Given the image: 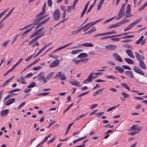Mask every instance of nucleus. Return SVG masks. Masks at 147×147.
<instances>
[{"mask_svg": "<svg viewBox=\"0 0 147 147\" xmlns=\"http://www.w3.org/2000/svg\"><path fill=\"white\" fill-rule=\"evenodd\" d=\"M121 85L123 86L127 90H130V88L125 83H123L121 84Z\"/></svg>", "mask_w": 147, "mask_h": 147, "instance_id": "42", "label": "nucleus"}, {"mask_svg": "<svg viewBox=\"0 0 147 147\" xmlns=\"http://www.w3.org/2000/svg\"><path fill=\"white\" fill-rule=\"evenodd\" d=\"M94 74V73L93 71L90 74L87 79L85 80L83 82L82 84H86L87 82H91L92 81Z\"/></svg>", "mask_w": 147, "mask_h": 147, "instance_id": "6", "label": "nucleus"}, {"mask_svg": "<svg viewBox=\"0 0 147 147\" xmlns=\"http://www.w3.org/2000/svg\"><path fill=\"white\" fill-rule=\"evenodd\" d=\"M146 7V6L144 4L141 7L139 8L138 9V11H140L142 10H143Z\"/></svg>", "mask_w": 147, "mask_h": 147, "instance_id": "63", "label": "nucleus"}, {"mask_svg": "<svg viewBox=\"0 0 147 147\" xmlns=\"http://www.w3.org/2000/svg\"><path fill=\"white\" fill-rule=\"evenodd\" d=\"M88 59L87 58H83L82 59H80V62L82 63H85L87 62L88 60Z\"/></svg>", "mask_w": 147, "mask_h": 147, "instance_id": "36", "label": "nucleus"}, {"mask_svg": "<svg viewBox=\"0 0 147 147\" xmlns=\"http://www.w3.org/2000/svg\"><path fill=\"white\" fill-rule=\"evenodd\" d=\"M135 56L138 61L142 60H144V57L143 56H141L138 53L135 52Z\"/></svg>", "mask_w": 147, "mask_h": 147, "instance_id": "11", "label": "nucleus"}, {"mask_svg": "<svg viewBox=\"0 0 147 147\" xmlns=\"http://www.w3.org/2000/svg\"><path fill=\"white\" fill-rule=\"evenodd\" d=\"M72 60L77 65L79 64V63H80V60H77V59H72Z\"/></svg>", "mask_w": 147, "mask_h": 147, "instance_id": "53", "label": "nucleus"}, {"mask_svg": "<svg viewBox=\"0 0 147 147\" xmlns=\"http://www.w3.org/2000/svg\"><path fill=\"white\" fill-rule=\"evenodd\" d=\"M125 10L120 9L117 18L116 20L121 19L124 15Z\"/></svg>", "mask_w": 147, "mask_h": 147, "instance_id": "14", "label": "nucleus"}, {"mask_svg": "<svg viewBox=\"0 0 147 147\" xmlns=\"http://www.w3.org/2000/svg\"><path fill=\"white\" fill-rule=\"evenodd\" d=\"M98 106V105L97 104H94V105H91L90 107V109H93L96 107Z\"/></svg>", "mask_w": 147, "mask_h": 147, "instance_id": "64", "label": "nucleus"}, {"mask_svg": "<svg viewBox=\"0 0 147 147\" xmlns=\"http://www.w3.org/2000/svg\"><path fill=\"white\" fill-rule=\"evenodd\" d=\"M138 127V125H133L132 127H130L129 131H132L133 130H137V128Z\"/></svg>", "mask_w": 147, "mask_h": 147, "instance_id": "34", "label": "nucleus"}, {"mask_svg": "<svg viewBox=\"0 0 147 147\" xmlns=\"http://www.w3.org/2000/svg\"><path fill=\"white\" fill-rule=\"evenodd\" d=\"M54 74V73L53 72L49 74L44 79V83H45L47 82L53 76Z\"/></svg>", "mask_w": 147, "mask_h": 147, "instance_id": "16", "label": "nucleus"}, {"mask_svg": "<svg viewBox=\"0 0 147 147\" xmlns=\"http://www.w3.org/2000/svg\"><path fill=\"white\" fill-rule=\"evenodd\" d=\"M121 94L123 96L124 98H126L129 97V95L125 92H123L121 93Z\"/></svg>", "mask_w": 147, "mask_h": 147, "instance_id": "38", "label": "nucleus"}, {"mask_svg": "<svg viewBox=\"0 0 147 147\" xmlns=\"http://www.w3.org/2000/svg\"><path fill=\"white\" fill-rule=\"evenodd\" d=\"M59 78L60 79L62 80H65L67 79V78L65 75L64 74H62L61 72V71L59 72L55 75L54 77L55 78Z\"/></svg>", "mask_w": 147, "mask_h": 147, "instance_id": "4", "label": "nucleus"}, {"mask_svg": "<svg viewBox=\"0 0 147 147\" xmlns=\"http://www.w3.org/2000/svg\"><path fill=\"white\" fill-rule=\"evenodd\" d=\"M47 2L49 6L51 7L52 4V0H47Z\"/></svg>", "mask_w": 147, "mask_h": 147, "instance_id": "59", "label": "nucleus"}, {"mask_svg": "<svg viewBox=\"0 0 147 147\" xmlns=\"http://www.w3.org/2000/svg\"><path fill=\"white\" fill-rule=\"evenodd\" d=\"M50 18V17L47 18L46 19L44 20L41 22L39 24H38L37 25V26L36 27L35 29H37L38 28L40 27L41 26H42V25L46 23L47 21H48L49 20Z\"/></svg>", "mask_w": 147, "mask_h": 147, "instance_id": "10", "label": "nucleus"}, {"mask_svg": "<svg viewBox=\"0 0 147 147\" xmlns=\"http://www.w3.org/2000/svg\"><path fill=\"white\" fill-rule=\"evenodd\" d=\"M78 1V0H74L73 4V8H72V9L74 10L75 8V5L77 3Z\"/></svg>", "mask_w": 147, "mask_h": 147, "instance_id": "54", "label": "nucleus"}, {"mask_svg": "<svg viewBox=\"0 0 147 147\" xmlns=\"http://www.w3.org/2000/svg\"><path fill=\"white\" fill-rule=\"evenodd\" d=\"M86 137L87 136H85L81 138H79L77 139L74 140L73 141V142L74 144H76L77 142L80 141L84 140V139H86Z\"/></svg>", "mask_w": 147, "mask_h": 147, "instance_id": "24", "label": "nucleus"}, {"mask_svg": "<svg viewBox=\"0 0 147 147\" xmlns=\"http://www.w3.org/2000/svg\"><path fill=\"white\" fill-rule=\"evenodd\" d=\"M20 82L21 84H25L26 83V82L25 81L24 78L22 77H20Z\"/></svg>", "mask_w": 147, "mask_h": 147, "instance_id": "43", "label": "nucleus"}, {"mask_svg": "<svg viewBox=\"0 0 147 147\" xmlns=\"http://www.w3.org/2000/svg\"><path fill=\"white\" fill-rule=\"evenodd\" d=\"M15 100L14 98H12L8 100L5 103V105H9L12 103Z\"/></svg>", "mask_w": 147, "mask_h": 147, "instance_id": "25", "label": "nucleus"}, {"mask_svg": "<svg viewBox=\"0 0 147 147\" xmlns=\"http://www.w3.org/2000/svg\"><path fill=\"white\" fill-rule=\"evenodd\" d=\"M133 69L134 70V71L138 73L141 75H142L143 76L144 75V72L142 71L139 67H135Z\"/></svg>", "mask_w": 147, "mask_h": 147, "instance_id": "17", "label": "nucleus"}, {"mask_svg": "<svg viewBox=\"0 0 147 147\" xmlns=\"http://www.w3.org/2000/svg\"><path fill=\"white\" fill-rule=\"evenodd\" d=\"M105 48L107 49L112 50L115 49L116 48V46L114 45H109L106 46Z\"/></svg>", "mask_w": 147, "mask_h": 147, "instance_id": "19", "label": "nucleus"}, {"mask_svg": "<svg viewBox=\"0 0 147 147\" xmlns=\"http://www.w3.org/2000/svg\"><path fill=\"white\" fill-rule=\"evenodd\" d=\"M130 5L129 4H128L126 10V12L127 13H130Z\"/></svg>", "mask_w": 147, "mask_h": 147, "instance_id": "44", "label": "nucleus"}, {"mask_svg": "<svg viewBox=\"0 0 147 147\" xmlns=\"http://www.w3.org/2000/svg\"><path fill=\"white\" fill-rule=\"evenodd\" d=\"M8 112V110L7 109L3 111L1 113V115L2 116H5L6 115Z\"/></svg>", "mask_w": 147, "mask_h": 147, "instance_id": "32", "label": "nucleus"}, {"mask_svg": "<svg viewBox=\"0 0 147 147\" xmlns=\"http://www.w3.org/2000/svg\"><path fill=\"white\" fill-rule=\"evenodd\" d=\"M144 38V36H142L139 39H138L135 42V44L136 45H138L140 44V42L143 40Z\"/></svg>", "mask_w": 147, "mask_h": 147, "instance_id": "35", "label": "nucleus"}, {"mask_svg": "<svg viewBox=\"0 0 147 147\" xmlns=\"http://www.w3.org/2000/svg\"><path fill=\"white\" fill-rule=\"evenodd\" d=\"M59 63V61L58 59H56L55 61L52 62L50 65L51 67H57Z\"/></svg>", "mask_w": 147, "mask_h": 147, "instance_id": "9", "label": "nucleus"}, {"mask_svg": "<svg viewBox=\"0 0 147 147\" xmlns=\"http://www.w3.org/2000/svg\"><path fill=\"white\" fill-rule=\"evenodd\" d=\"M83 51V50L82 49H78L72 51L71 52V54L73 55H75L81 52H82Z\"/></svg>", "mask_w": 147, "mask_h": 147, "instance_id": "27", "label": "nucleus"}, {"mask_svg": "<svg viewBox=\"0 0 147 147\" xmlns=\"http://www.w3.org/2000/svg\"><path fill=\"white\" fill-rule=\"evenodd\" d=\"M103 112L97 113L95 115L97 117L99 118L101 115H103Z\"/></svg>", "mask_w": 147, "mask_h": 147, "instance_id": "52", "label": "nucleus"}, {"mask_svg": "<svg viewBox=\"0 0 147 147\" xmlns=\"http://www.w3.org/2000/svg\"><path fill=\"white\" fill-rule=\"evenodd\" d=\"M33 75V74L31 73H29L27 74L25 76V78H28L31 76H32Z\"/></svg>", "mask_w": 147, "mask_h": 147, "instance_id": "58", "label": "nucleus"}, {"mask_svg": "<svg viewBox=\"0 0 147 147\" xmlns=\"http://www.w3.org/2000/svg\"><path fill=\"white\" fill-rule=\"evenodd\" d=\"M44 29V28L43 27H42L41 28L35 31L32 34L30 38H32L37 35H39L38 36H40V37H41L45 33V31H43Z\"/></svg>", "mask_w": 147, "mask_h": 147, "instance_id": "1", "label": "nucleus"}, {"mask_svg": "<svg viewBox=\"0 0 147 147\" xmlns=\"http://www.w3.org/2000/svg\"><path fill=\"white\" fill-rule=\"evenodd\" d=\"M142 19V18H140L138 19H137L136 20L134 21L135 23L136 24H138V22L141 21Z\"/></svg>", "mask_w": 147, "mask_h": 147, "instance_id": "61", "label": "nucleus"}, {"mask_svg": "<svg viewBox=\"0 0 147 147\" xmlns=\"http://www.w3.org/2000/svg\"><path fill=\"white\" fill-rule=\"evenodd\" d=\"M103 88H102L101 89H99L97 91L94 92L93 94V96H95L97 95L100 94L101 92L103 90Z\"/></svg>", "mask_w": 147, "mask_h": 147, "instance_id": "31", "label": "nucleus"}, {"mask_svg": "<svg viewBox=\"0 0 147 147\" xmlns=\"http://www.w3.org/2000/svg\"><path fill=\"white\" fill-rule=\"evenodd\" d=\"M20 89L19 88H16L13 90H10L8 92V93H12L16 91H20Z\"/></svg>", "mask_w": 147, "mask_h": 147, "instance_id": "51", "label": "nucleus"}, {"mask_svg": "<svg viewBox=\"0 0 147 147\" xmlns=\"http://www.w3.org/2000/svg\"><path fill=\"white\" fill-rule=\"evenodd\" d=\"M92 22L88 26H87L86 28V29L84 30L83 31L84 32H85L88 30L92 26L94 25L93 24V22Z\"/></svg>", "mask_w": 147, "mask_h": 147, "instance_id": "39", "label": "nucleus"}, {"mask_svg": "<svg viewBox=\"0 0 147 147\" xmlns=\"http://www.w3.org/2000/svg\"><path fill=\"white\" fill-rule=\"evenodd\" d=\"M134 37V36L133 35H129L127 36H123L122 37V39H127V38H133Z\"/></svg>", "mask_w": 147, "mask_h": 147, "instance_id": "50", "label": "nucleus"}, {"mask_svg": "<svg viewBox=\"0 0 147 147\" xmlns=\"http://www.w3.org/2000/svg\"><path fill=\"white\" fill-rule=\"evenodd\" d=\"M81 45L88 47H92L94 46L93 44L90 43H85L79 45V46Z\"/></svg>", "mask_w": 147, "mask_h": 147, "instance_id": "23", "label": "nucleus"}, {"mask_svg": "<svg viewBox=\"0 0 147 147\" xmlns=\"http://www.w3.org/2000/svg\"><path fill=\"white\" fill-rule=\"evenodd\" d=\"M53 16L55 20H59L60 16V13L59 9H57L54 12Z\"/></svg>", "mask_w": 147, "mask_h": 147, "instance_id": "5", "label": "nucleus"}, {"mask_svg": "<svg viewBox=\"0 0 147 147\" xmlns=\"http://www.w3.org/2000/svg\"><path fill=\"white\" fill-rule=\"evenodd\" d=\"M44 18H45L44 17H43V16H42L39 17L37 19H36L34 21V22L40 20H41L44 19Z\"/></svg>", "mask_w": 147, "mask_h": 147, "instance_id": "62", "label": "nucleus"}, {"mask_svg": "<svg viewBox=\"0 0 147 147\" xmlns=\"http://www.w3.org/2000/svg\"><path fill=\"white\" fill-rule=\"evenodd\" d=\"M49 94V92H45L41 93L37 95V96H46L48 95Z\"/></svg>", "mask_w": 147, "mask_h": 147, "instance_id": "49", "label": "nucleus"}, {"mask_svg": "<svg viewBox=\"0 0 147 147\" xmlns=\"http://www.w3.org/2000/svg\"><path fill=\"white\" fill-rule=\"evenodd\" d=\"M129 21V20L128 19L124 18L120 22H117L114 24L111 25L110 27H109V29H110L112 28H114L119 26H120L121 25L125 23L128 22Z\"/></svg>", "mask_w": 147, "mask_h": 147, "instance_id": "2", "label": "nucleus"}, {"mask_svg": "<svg viewBox=\"0 0 147 147\" xmlns=\"http://www.w3.org/2000/svg\"><path fill=\"white\" fill-rule=\"evenodd\" d=\"M87 56L88 55L86 53H82L79 55L77 57L79 58H85L87 57Z\"/></svg>", "mask_w": 147, "mask_h": 147, "instance_id": "26", "label": "nucleus"}, {"mask_svg": "<svg viewBox=\"0 0 147 147\" xmlns=\"http://www.w3.org/2000/svg\"><path fill=\"white\" fill-rule=\"evenodd\" d=\"M9 41H6L4 42H3V43H2V46L4 47H5L7 46V44L9 43Z\"/></svg>", "mask_w": 147, "mask_h": 147, "instance_id": "56", "label": "nucleus"}, {"mask_svg": "<svg viewBox=\"0 0 147 147\" xmlns=\"http://www.w3.org/2000/svg\"><path fill=\"white\" fill-rule=\"evenodd\" d=\"M72 43V42L70 43H68V44H66V45H64V46H61V47H59L58 48V49H57V50H58V51H59V50H62V49L65 48V47H66L67 46L70 45Z\"/></svg>", "mask_w": 147, "mask_h": 147, "instance_id": "33", "label": "nucleus"}, {"mask_svg": "<svg viewBox=\"0 0 147 147\" xmlns=\"http://www.w3.org/2000/svg\"><path fill=\"white\" fill-rule=\"evenodd\" d=\"M144 60L139 61V65L140 67L142 69H146V67L145 64L143 62Z\"/></svg>", "mask_w": 147, "mask_h": 147, "instance_id": "20", "label": "nucleus"}, {"mask_svg": "<svg viewBox=\"0 0 147 147\" xmlns=\"http://www.w3.org/2000/svg\"><path fill=\"white\" fill-rule=\"evenodd\" d=\"M125 60L126 62L129 64H134V62L129 58H125Z\"/></svg>", "mask_w": 147, "mask_h": 147, "instance_id": "30", "label": "nucleus"}, {"mask_svg": "<svg viewBox=\"0 0 147 147\" xmlns=\"http://www.w3.org/2000/svg\"><path fill=\"white\" fill-rule=\"evenodd\" d=\"M103 4V3L100 2L98 3V5L97 6V10H98L100 9L101 8V6Z\"/></svg>", "mask_w": 147, "mask_h": 147, "instance_id": "60", "label": "nucleus"}, {"mask_svg": "<svg viewBox=\"0 0 147 147\" xmlns=\"http://www.w3.org/2000/svg\"><path fill=\"white\" fill-rule=\"evenodd\" d=\"M106 77L108 78L111 79L112 80H114L117 79V78H116L115 77L112 76H109V75H106Z\"/></svg>", "mask_w": 147, "mask_h": 147, "instance_id": "46", "label": "nucleus"}, {"mask_svg": "<svg viewBox=\"0 0 147 147\" xmlns=\"http://www.w3.org/2000/svg\"><path fill=\"white\" fill-rule=\"evenodd\" d=\"M89 92V91H86L82 93L81 94H80L78 95L77 97L78 98L81 97L82 96L85 95H86V94H88V93Z\"/></svg>", "mask_w": 147, "mask_h": 147, "instance_id": "47", "label": "nucleus"}, {"mask_svg": "<svg viewBox=\"0 0 147 147\" xmlns=\"http://www.w3.org/2000/svg\"><path fill=\"white\" fill-rule=\"evenodd\" d=\"M113 56L114 59L116 61L120 62H123V60L120 56L117 53H113Z\"/></svg>", "mask_w": 147, "mask_h": 147, "instance_id": "8", "label": "nucleus"}, {"mask_svg": "<svg viewBox=\"0 0 147 147\" xmlns=\"http://www.w3.org/2000/svg\"><path fill=\"white\" fill-rule=\"evenodd\" d=\"M92 22L89 23L86 25H84V26L82 27L81 28H80L78 30H76L77 33L80 32L82 30L86 28Z\"/></svg>", "mask_w": 147, "mask_h": 147, "instance_id": "28", "label": "nucleus"}, {"mask_svg": "<svg viewBox=\"0 0 147 147\" xmlns=\"http://www.w3.org/2000/svg\"><path fill=\"white\" fill-rule=\"evenodd\" d=\"M113 38L112 35L107 36L104 37H103L101 38L100 39H105L108 38Z\"/></svg>", "mask_w": 147, "mask_h": 147, "instance_id": "55", "label": "nucleus"}, {"mask_svg": "<svg viewBox=\"0 0 147 147\" xmlns=\"http://www.w3.org/2000/svg\"><path fill=\"white\" fill-rule=\"evenodd\" d=\"M38 24V22H36L32 23L31 24H30L29 25H28L27 26L28 27H29L31 26H32V27L30 29L26 30L23 33V34H22V38H23L24 37L26 36V34L29 32H30L31 30L34 27V25H37Z\"/></svg>", "mask_w": 147, "mask_h": 147, "instance_id": "3", "label": "nucleus"}, {"mask_svg": "<svg viewBox=\"0 0 147 147\" xmlns=\"http://www.w3.org/2000/svg\"><path fill=\"white\" fill-rule=\"evenodd\" d=\"M125 74L126 75L130 78H133L134 77V76L133 75V73L131 71H126L125 72Z\"/></svg>", "mask_w": 147, "mask_h": 147, "instance_id": "21", "label": "nucleus"}, {"mask_svg": "<svg viewBox=\"0 0 147 147\" xmlns=\"http://www.w3.org/2000/svg\"><path fill=\"white\" fill-rule=\"evenodd\" d=\"M37 77L39 80H42L44 81V79H45L44 73L43 72L40 73L38 74Z\"/></svg>", "mask_w": 147, "mask_h": 147, "instance_id": "13", "label": "nucleus"}, {"mask_svg": "<svg viewBox=\"0 0 147 147\" xmlns=\"http://www.w3.org/2000/svg\"><path fill=\"white\" fill-rule=\"evenodd\" d=\"M74 124V123L73 122L69 124L68 126V127L66 131L65 132V135H66L68 132L71 127L72 125Z\"/></svg>", "mask_w": 147, "mask_h": 147, "instance_id": "37", "label": "nucleus"}, {"mask_svg": "<svg viewBox=\"0 0 147 147\" xmlns=\"http://www.w3.org/2000/svg\"><path fill=\"white\" fill-rule=\"evenodd\" d=\"M96 30V28L94 26H93L92 27L91 29L88 31V33H90V34L92 33L95 32Z\"/></svg>", "mask_w": 147, "mask_h": 147, "instance_id": "45", "label": "nucleus"}, {"mask_svg": "<svg viewBox=\"0 0 147 147\" xmlns=\"http://www.w3.org/2000/svg\"><path fill=\"white\" fill-rule=\"evenodd\" d=\"M69 82L75 86H79L80 84V82L78 81L74 80H70Z\"/></svg>", "mask_w": 147, "mask_h": 147, "instance_id": "18", "label": "nucleus"}, {"mask_svg": "<svg viewBox=\"0 0 147 147\" xmlns=\"http://www.w3.org/2000/svg\"><path fill=\"white\" fill-rule=\"evenodd\" d=\"M87 114V113H85L84 114H83L82 115H80V116L77 117L76 119V121H78L80 120V119H81L82 117L84 116L85 115H86Z\"/></svg>", "mask_w": 147, "mask_h": 147, "instance_id": "41", "label": "nucleus"}, {"mask_svg": "<svg viewBox=\"0 0 147 147\" xmlns=\"http://www.w3.org/2000/svg\"><path fill=\"white\" fill-rule=\"evenodd\" d=\"M35 85V83L34 82H31L30 84L27 87L28 88H32L34 87Z\"/></svg>", "mask_w": 147, "mask_h": 147, "instance_id": "48", "label": "nucleus"}, {"mask_svg": "<svg viewBox=\"0 0 147 147\" xmlns=\"http://www.w3.org/2000/svg\"><path fill=\"white\" fill-rule=\"evenodd\" d=\"M126 52L127 55L131 58L133 59L135 58L134 56L133 53L132 51L130 49H127L126 51Z\"/></svg>", "mask_w": 147, "mask_h": 147, "instance_id": "15", "label": "nucleus"}, {"mask_svg": "<svg viewBox=\"0 0 147 147\" xmlns=\"http://www.w3.org/2000/svg\"><path fill=\"white\" fill-rule=\"evenodd\" d=\"M117 33L116 32L113 31L111 32H109L104 33L98 34H96L93 36L94 37H96L99 36H105L107 35H110L111 34H115Z\"/></svg>", "mask_w": 147, "mask_h": 147, "instance_id": "7", "label": "nucleus"}, {"mask_svg": "<svg viewBox=\"0 0 147 147\" xmlns=\"http://www.w3.org/2000/svg\"><path fill=\"white\" fill-rule=\"evenodd\" d=\"M115 69L121 74L123 73L124 71V69L122 67L118 66H116Z\"/></svg>", "mask_w": 147, "mask_h": 147, "instance_id": "22", "label": "nucleus"}, {"mask_svg": "<svg viewBox=\"0 0 147 147\" xmlns=\"http://www.w3.org/2000/svg\"><path fill=\"white\" fill-rule=\"evenodd\" d=\"M92 22L89 23L86 25H84V26L82 27L81 28H80L78 30H76L77 33L80 32L82 30L86 28Z\"/></svg>", "mask_w": 147, "mask_h": 147, "instance_id": "29", "label": "nucleus"}, {"mask_svg": "<svg viewBox=\"0 0 147 147\" xmlns=\"http://www.w3.org/2000/svg\"><path fill=\"white\" fill-rule=\"evenodd\" d=\"M122 67L123 68L125 69H127L129 70H131V68L127 65H122Z\"/></svg>", "mask_w": 147, "mask_h": 147, "instance_id": "57", "label": "nucleus"}, {"mask_svg": "<svg viewBox=\"0 0 147 147\" xmlns=\"http://www.w3.org/2000/svg\"><path fill=\"white\" fill-rule=\"evenodd\" d=\"M92 22L88 26H87L86 28V29L84 30L83 31L84 32H85L88 30L92 26L94 25L93 24V22Z\"/></svg>", "mask_w": 147, "mask_h": 147, "instance_id": "40", "label": "nucleus"}, {"mask_svg": "<svg viewBox=\"0 0 147 147\" xmlns=\"http://www.w3.org/2000/svg\"><path fill=\"white\" fill-rule=\"evenodd\" d=\"M136 24V23L134 21L129 24L125 28L124 30V32L127 31L131 29L132 27L134 26Z\"/></svg>", "mask_w": 147, "mask_h": 147, "instance_id": "12", "label": "nucleus"}]
</instances>
